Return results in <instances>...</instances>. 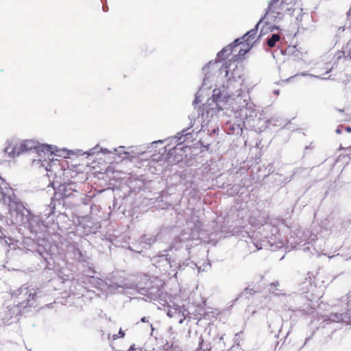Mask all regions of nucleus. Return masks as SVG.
<instances>
[{
  "instance_id": "nucleus-1",
  "label": "nucleus",
  "mask_w": 351,
  "mask_h": 351,
  "mask_svg": "<svg viewBox=\"0 0 351 351\" xmlns=\"http://www.w3.org/2000/svg\"><path fill=\"white\" fill-rule=\"evenodd\" d=\"M293 0H270L265 14V18L276 22L280 20L284 14L292 9Z\"/></svg>"
},
{
  "instance_id": "nucleus-2",
  "label": "nucleus",
  "mask_w": 351,
  "mask_h": 351,
  "mask_svg": "<svg viewBox=\"0 0 351 351\" xmlns=\"http://www.w3.org/2000/svg\"><path fill=\"white\" fill-rule=\"evenodd\" d=\"M37 143L32 140H25L15 144H9L5 147V152L12 157L18 156L25 152L36 149Z\"/></svg>"
},
{
  "instance_id": "nucleus-3",
  "label": "nucleus",
  "mask_w": 351,
  "mask_h": 351,
  "mask_svg": "<svg viewBox=\"0 0 351 351\" xmlns=\"http://www.w3.org/2000/svg\"><path fill=\"white\" fill-rule=\"evenodd\" d=\"M258 23L256 25L255 27L248 31L243 37L244 42L246 44L245 49H241L239 51V56H244L252 47L253 44L256 40V34L258 32Z\"/></svg>"
},
{
  "instance_id": "nucleus-4",
  "label": "nucleus",
  "mask_w": 351,
  "mask_h": 351,
  "mask_svg": "<svg viewBox=\"0 0 351 351\" xmlns=\"http://www.w3.org/2000/svg\"><path fill=\"white\" fill-rule=\"evenodd\" d=\"M20 293H23L26 298L25 301L21 302L19 305L23 308L32 306L33 305V302H34L36 299L37 290L26 287L21 289Z\"/></svg>"
},
{
  "instance_id": "nucleus-5",
  "label": "nucleus",
  "mask_w": 351,
  "mask_h": 351,
  "mask_svg": "<svg viewBox=\"0 0 351 351\" xmlns=\"http://www.w3.org/2000/svg\"><path fill=\"white\" fill-rule=\"evenodd\" d=\"M242 43L243 42L240 41V39L239 38L234 40L232 43L223 47L219 52H218L217 58L220 60H226L232 53L233 49Z\"/></svg>"
},
{
  "instance_id": "nucleus-6",
  "label": "nucleus",
  "mask_w": 351,
  "mask_h": 351,
  "mask_svg": "<svg viewBox=\"0 0 351 351\" xmlns=\"http://www.w3.org/2000/svg\"><path fill=\"white\" fill-rule=\"evenodd\" d=\"M213 99L215 102L217 103L222 101L226 98V95H223L220 88H215L213 93Z\"/></svg>"
},
{
  "instance_id": "nucleus-7",
  "label": "nucleus",
  "mask_w": 351,
  "mask_h": 351,
  "mask_svg": "<svg viewBox=\"0 0 351 351\" xmlns=\"http://www.w3.org/2000/svg\"><path fill=\"white\" fill-rule=\"evenodd\" d=\"M280 39V36L279 34H274L271 35V38H269L268 40H267V45L269 47H274L276 45V43L278 41H279Z\"/></svg>"
},
{
  "instance_id": "nucleus-8",
  "label": "nucleus",
  "mask_w": 351,
  "mask_h": 351,
  "mask_svg": "<svg viewBox=\"0 0 351 351\" xmlns=\"http://www.w3.org/2000/svg\"><path fill=\"white\" fill-rule=\"evenodd\" d=\"M341 320L351 325V308L348 309L343 315Z\"/></svg>"
},
{
  "instance_id": "nucleus-9",
  "label": "nucleus",
  "mask_w": 351,
  "mask_h": 351,
  "mask_svg": "<svg viewBox=\"0 0 351 351\" xmlns=\"http://www.w3.org/2000/svg\"><path fill=\"white\" fill-rule=\"evenodd\" d=\"M124 336L125 332L121 329H120L119 333H117V335H113L112 338L113 340H116L118 338H123Z\"/></svg>"
},
{
  "instance_id": "nucleus-10",
  "label": "nucleus",
  "mask_w": 351,
  "mask_h": 351,
  "mask_svg": "<svg viewBox=\"0 0 351 351\" xmlns=\"http://www.w3.org/2000/svg\"><path fill=\"white\" fill-rule=\"evenodd\" d=\"M203 342H204V339L202 337H200L199 338V348L201 349L202 348V344H203Z\"/></svg>"
},
{
  "instance_id": "nucleus-11",
  "label": "nucleus",
  "mask_w": 351,
  "mask_h": 351,
  "mask_svg": "<svg viewBox=\"0 0 351 351\" xmlns=\"http://www.w3.org/2000/svg\"><path fill=\"white\" fill-rule=\"evenodd\" d=\"M141 322H148V319H147L146 317H143L142 319H141Z\"/></svg>"
},
{
  "instance_id": "nucleus-12",
  "label": "nucleus",
  "mask_w": 351,
  "mask_h": 351,
  "mask_svg": "<svg viewBox=\"0 0 351 351\" xmlns=\"http://www.w3.org/2000/svg\"><path fill=\"white\" fill-rule=\"evenodd\" d=\"M271 285L278 286V285H279V282H272V283L271 284Z\"/></svg>"
},
{
  "instance_id": "nucleus-13",
  "label": "nucleus",
  "mask_w": 351,
  "mask_h": 351,
  "mask_svg": "<svg viewBox=\"0 0 351 351\" xmlns=\"http://www.w3.org/2000/svg\"><path fill=\"white\" fill-rule=\"evenodd\" d=\"M346 130L348 131V132H350L351 129L350 128H347Z\"/></svg>"
},
{
  "instance_id": "nucleus-14",
  "label": "nucleus",
  "mask_w": 351,
  "mask_h": 351,
  "mask_svg": "<svg viewBox=\"0 0 351 351\" xmlns=\"http://www.w3.org/2000/svg\"><path fill=\"white\" fill-rule=\"evenodd\" d=\"M337 133H340V132H341V131H340L339 130H337Z\"/></svg>"
},
{
  "instance_id": "nucleus-15",
  "label": "nucleus",
  "mask_w": 351,
  "mask_h": 351,
  "mask_svg": "<svg viewBox=\"0 0 351 351\" xmlns=\"http://www.w3.org/2000/svg\"><path fill=\"white\" fill-rule=\"evenodd\" d=\"M0 237L1 238V237H2V236H1V235H0Z\"/></svg>"
}]
</instances>
